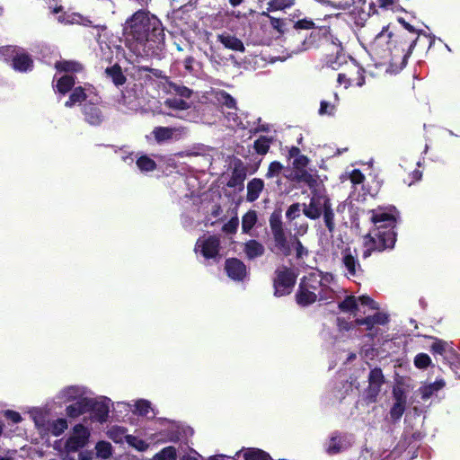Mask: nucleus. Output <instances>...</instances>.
Masks as SVG:
<instances>
[{"mask_svg":"<svg viewBox=\"0 0 460 460\" xmlns=\"http://www.w3.org/2000/svg\"><path fill=\"white\" fill-rule=\"evenodd\" d=\"M88 397H83L66 408V413L69 418H77L88 412Z\"/></svg>","mask_w":460,"mask_h":460,"instance_id":"aec40b11","label":"nucleus"},{"mask_svg":"<svg viewBox=\"0 0 460 460\" xmlns=\"http://www.w3.org/2000/svg\"><path fill=\"white\" fill-rule=\"evenodd\" d=\"M218 41L226 48L234 51L244 52L245 47L243 41L237 37L229 33L217 35Z\"/></svg>","mask_w":460,"mask_h":460,"instance_id":"6ab92c4d","label":"nucleus"},{"mask_svg":"<svg viewBox=\"0 0 460 460\" xmlns=\"http://www.w3.org/2000/svg\"><path fill=\"white\" fill-rule=\"evenodd\" d=\"M282 170H283V165L278 161H273L269 165L268 172L266 173V177L270 179V178L279 176L281 173Z\"/></svg>","mask_w":460,"mask_h":460,"instance_id":"6e6d98bb","label":"nucleus"},{"mask_svg":"<svg viewBox=\"0 0 460 460\" xmlns=\"http://www.w3.org/2000/svg\"><path fill=\"white\" fill-rule=\"evenodd\" d=\"M295 0H270L267 3V11H283L292 7L295 4Z\"/></svg>","mask_w":460,"mask_h":460,"instance_id":"c9c22d12","label":"nucleus"},{"mask_svg":"<svg viewBox=\"0 0 460 460\" xmlns=\"http://www.w3.org/2000/svg\"><path fill=\"white\" fill-rule=\"evenodd\" d=\"M388 38L387 48L390 52V60L387 70L397 74L406 66L408 58L420 41L399 31H389Z\"/></svg>","mask_w":460,"mask_h":460,"instance_id":"7ed1b4c3","label":"nucleus"},{"mask_svg":"<svg viewBox=\"0 0 460 460\" xmlns=\"http://www.w3.org/2000/svg\"><path fill=\"white\" fill-rule=\"evenodd\" d=\"M335 110L334 105L326 101H322L320 103L319 114L320 115H332Z\"/></svg>","mask_w":460,"mask_h":460,"instance_id":"e2e57ef3","label":"nucleus"},{"mask_svg":"<svg viewBox=\"0 0 460 460\" xmlns=\"http://www.w3.org/2000/svg\"><path fill=\"white\" fill-rule=\"evenodd\" d=\"M302 279H305V288L314 292L323 285L322 280L318 279L314 274H310L308 277H304Z\"/></svg>","mask_w":460,"mask_h":460,"instance_id":"de8ad7c7","label":"nucleus"},{"mask_svg":"<svg viewBox=\"0 0 460 460\" xmlns=\"http://www.w3.org/2000/svg\"><path fill=\"white\" fill-rule=\"evenodd\" d=\"M296 178L298 181L305 183L310 188H314L317 185L316 178L305 169L297 171Z\"/></svg>","mask_w":460,"mask_h":460,"instance_id":"a19ab883","label":"nucleus"},{"mask_svg":"<svg viewBox=\"0 0 460 460\" xmlns=\"http://www.w3.org/2000/svg\"><path fill=\"white\" fill-rule=\"evenodd\" d=\"M323 217L324 225L327 230L332 234L335 230L334 212L331 199H325L324 208L322 213Z\"/></svg>","mask_w":460,"mask_h":460,"instance_id":"393cba45","label":"nucleus"},{"mask_svg":"<svg viewBox=\"0 0 460 460\" xmlns=\"http://www.w3.org/2000/svg\"><path fill=\"white\" fill-rule=\"evenodd\" d=\"M342 450L341 437L339 431L332 433L326 453L330 456L337 455Z\"/></svg>","mask_w":460,"mask_h":460,"instance_id":"c756f323","label":"nucleus"},{"mask_svg":"<svg viewBox=\"0 0 460 460\" xmlns=\"http://www.w3.org/2000/svg\"><path fill=\"white\" fill-rule=\"evenodd\" d=\"M137 71L138 72H143V71L150 72L155 77L159 78V79L165 78V75L162 70L156 69V68H151L147 66H137Z\"/></svg>","mask_w":460,"mask_h":460,"instance_id":"680f3d73","label":"nucleus"},{"mask_svg":"<svg viewBox=\"0 0 460 460\" xmlns=\"http://www.w3.org/2000/svg\"><path fill=\"white\" fill-rule=\"evenodd\" d=\"M337 326L340 331H346V332L353 329V327H354V325L351 322H349L342 317L337 318Z\"/></svg>","mask_w":460,"mask_h":460,"instance_id":"774afa93","label":"nucleus"},{"mask_svg":"<svg viewBox=\"0 0 460 460\" xmlns=\"http://www.w3.org/2000/svg\"><path fill=\"white\" fill-rule=\"evenodd\" d=\"M430 339H433L434 340V342L432 343V345L430 346V352L433 354V355H440V356H444L447 352V342L443 341V340H440L438 338H436V337H429Z\"/></svg>","mask_w":460,"mask_h":460,"instance_id":"37998d69","label":"nucleus"},{"mask_svg":"<svg viewBox=\"0 0 460 460\" xmlns=\"http://www.w3.org/2000/svg\"><path fill=\"white\" fill-rule=\"evenodd\" d=\"M338 307L342 312L355 313L358 310V300L354 296H347L339 303Z\"/></svg>","mask_w":460,"mask_h":460,"instance_id":"4c0bfd02","label":"nucleus"},{"mask_svg":"<svg viewBox=\"0 0 460 460\" xmlns=\"http://www.w3.org/2000/svg\"><path fill=\"white\" fill-rule=\"evenodd\" d=\"M177 453L174 447L169 446L155 455L154 460H176Z\"/></svg>","mask_w":460,"mask_h":460,"instance_id":"79ce46f5","label":"nucleus"},{"mask_svg":"<svg viewBox=\"0 0 460 460\" xmlns=\"http://www.w3.org/2000/svg\"><path fill=\"white\" fill-rule=\"evenodd\" d=\"M169 87L174 93L183 98H190L192 94V91L190 88L176 83H169Z\"/></svg>","mask_w":460,"mask_h":460,"instance_id":"09e8293b","label":"nucleus"},{"mask_svg":"<svg viewBox=\"0 0 460 460\" xmlns=\"http://www.w3.org/2000/svg\"><path fill=\"white\" fill-rule=\"evenodd\" d=\"M239 226L238 217H233L227 223L222 226V231L227 234H234L236 233Z\"/></svg>","mask_w":460,"mask_h":460,"instance_id":"864d4df0","label":"nucleus"},{"mask_svg":"<svg viewBox=\"0 0 460 460\" xmlns=\"http://www.w3.org/2000/svg\"><path fill=\"white\" fill-rule=\"evenodd\" d=\"M368 385L365 390V400L367 402H376L385 384V376L380 367H375L368 374Z\"/></svg>","mask_w":460,"mask_h":460,"instance_id":"6e6552de","label":"nucleus"},{"mask_svg":"<svg viewBox=\"0 0 460 460\" xmlns=\"http://www.w3.org/2000/svg\"><path fill=\"white\" fill-rule=\"evenodd\" d=\"M244 460H271L269 453L260 448H248L243 454Z\"/></svg>","mask_w":460,"mask_h":460,"instance_id":"e433bc0d","label":"nucleus"},{"mask_svg":"<svg viewBox=\"0 0 460 460\" xmlns=\"http://www.w3.org/2000/svg\"><path fill=\"white\" fill-rule=\"evenodd\" d=\"M83 114L84 116V119L93 126H98L103 120V115L101 109L92 102H86L84 104Z\"/></svg>","mask_w":460,"mask_h":460,"instance_id":"a211bd4d","label":"nucleus"},{"mask_svg":"<svg viewBox=\"0 0 460 460\" xmlns=\"http://www.w3.org/2000/svg\"><path fill=\"white\" fill-rule=\"evenodd\" d=\"M262 15H265L269 18L270 26L274 30H276L280 35H283L285 33L286 22H285L284 19L270 16V14H268L265 12L262 13Z\"/></svg>","mask_w":460,"mask_h":460,"instance_id":"49530a36","label":"nucleus"},{"mask_svg":"<svg viewBox=\"0 0 460 460\" xmlns=\"http://www.w3.org/2000/svg\"><path fill=\"white\" fill-rule=\"evenodd\" d=\"M398 22L402 25V30H397L396 31L402 32L408 37L414 39L415 40L421 41V36L429 40V46L430 47L434 42V37L427 34L423 30L416 28L411 24L402 17L397 18Z\"/></svg>","mask_w":460,"mask_h":460,"instance_id":"dca6fc26","label":"nucleus"},{"mask_svg":"<svg viewBox=\"0 0 460 460\" xmlns=\"http://www.w3.org/2000/svg\"><path fill=\"white\" fill-rule=\"evenodd\" d=\"M175 129L169 127H156L153 130L155 139L158 142L170 140L173 137Z\"/></svg>","mask_w":460,"mask_h":460,"instance_id":"2f4dec72","label":"nucleus"},{"mask_svg":"<svg viewBox=\"0 0 460 460\" xmlns=\"http://www.w3.org/2000/svg\"><path fill=\"white\" fill-rule=\"evenodd\" d=\"M327 297L322 295L321 292L317 295L312 290H308L305 288V279H301L298 285V288L295 295L296 304L301 307H306L319 300H325Z\"/></svg>","mask_w":460,"mask_h":460,"instance_id":"ddd939ff","label":"nucleus"},{"mask_svg":"<svg viewBox=\"0 0 460 460\" xmlns=\"http://www.w3.org/2000/svg\"><path fill=\"white\" fill-rule=\"evenodd\" d=\"M258 217L255 210L250 209L242 217L243 233L248 234L257 223Z\"/></svg>","mask_w":460,"mask_h":460,"instance_id":"7c9ffc66","label":"nucleus"},{"mask_svg":"<svg viewBox=\"0 0 460 460\" xmlns=\"http://www.w3.org/2000/svg\"><path fill=\"white\" fill-rule=\"evenodd\" d=\"M248 259H254L264 253V246L257 240H249L244 243L243 249Z\"/></svg>","mask_w":460,"mask_h":460,"instance_id":"a878e982","label":"nucleus"},{"mask_svg":"<svg viewBox=\"0 0 460 460\" xmlns=\"http://www.w3.org/2000/svg\"><path fill=\"white\" fill-rule=\"evenodd\" d=\"M357 300L362 305L368 306L372 310H377L379 308L378 304L374 299H372L370 296H368L367 295L358 296V298Z\"/></svg>","mask_w":460,"mask_h":460,"instance_id":"13d9d810","label":"nucleus"},{"mask_svg":"<svg viewBox=\"0 0 460 460\" xmlns=\"http://www.w3.org/2000/svg\"><path fill=\"white\" fill-rule=\"evenodd\" d=\"M431 365V358L426 353H419L414 358V366L419 369H425Z\"/></svg>","mask_w":460,"mask_h":460,"instance_id":"8fccbe9b","label":"nucleus"},{"mask_svg":"<svg viewBox=\"0 0 460 460\" xmlns=\"http://www.w3.org/2000/svg\"><path fill=\"white\" fill-rule=\"evenodd\" d=\"M272 140V137L261 136L253 143V148L255 152L261 155H266L269 152Z\"/></svg>","mask_w":460,"mask_h":460,"instance_id":"473e14b6","label":"nucleus"},{"mask_svg":"<svg viewBox=\"0 0 460 460\" xmlns=\"http://www.w3.org/2000/svg\"><path fill=\"white\" fill-rule=\"evenodd\" d=\"M124 36L127 40L135 41L143 46H129V48L137 53H154L161 49V46H145L146 42L155 44L164 43L165 34L164 28L161 21L155 15H150L148 12L142 9L135 12L127 19L124 25Z\"/></svg>","mask_w":460,"mask_h":460,"instance_id":"f257e3e1","label":"nucleus"},{"mask_svg":"<svg viewBox=\"0 0 460 460\" xmlns=\"http://www.w3.org/2000/svg\"><path fill=\"white\" fill-rule=\"evenodd\" d=\"M297 274L294 269L286 265L276 269L273 278L274 296L277 297L291 294L296 286Z\"/></svg>","mask_w":460,"mask_h":460,"instance_id":"39448f33","label":"nucleus"},{"mask_svg":"<svg viewBox=\"0 0 460 460\" xmlns=\"http://www.w3.org/2000/svg\"><path fill=\"white\" fill-rule=\"evenodd\" d=\"M75 84V78L74 75H65L57 81L56 90L65 95L74 89Z\"/></svg>","mask_w":460,"mask_h":460,"instance_id":"bb28decb","label":"nucleus"},{"mask_svg":"<svg viewBox=\"0 0 460 460\" xmlns=\"http://www.w3.org/2000/svg\"><path fill=\"white\" fill-rule=\"evenodd\" d=\"M96 455L98 457L102 459H107L111 457L112 454V447L110 442L107 441H99L95 446Z\"/></svg>","mask_w":460,"mask_h":460,"instance_id":"ea45409f","label":"nucleus"},{"mask_svg":"<svg viewBox=\"0 0 460 460\" xmlns=\"http://www.w3.org/2000/svg\"><path fill=\"white\" fill-rule=\"evenodd\" d=\"M88 412H91L92 417L101 423L105 422L110 411L108 403L92 398H88Z\"/></svg>","mask_w":460,"mask_h":460,"instance_id":"f3484780","label":"nucleus"},{"mask_svg":"<svg viewBox=\"0 0 460 460\" xmlns=\"http://www.w3.org/2000/svg\"><path fill=\"white\" fill-rule=\"evenodd\" d=\"M269 222L277 252H280L284 256H289L291 247L285 233L281 212L274 211L271 213Z\"/></svg>","mask_w":460,"mask_h":460,"instance_id":"423d86ee","label":"nucleus"},{"mask_svg":"<svg viewBox=\"0 0 460 460\" xmlns=\"http://www.w3.org/2000/svg\"><path fill=\"white\" fill-rule=\"evenodd\" d=\"M67 429V421L64 418H58L55 420L49 421V426L45 434H51L58 437Z\"/></svg>","mask_w":460,"mask_h":460,"instance_id":"c85d7f7f","label":"nucleus"},{"mask_svg":"<svg viewBox=\"0 0 460 460\" xmlns=\"http://www.w3.org/2000/svg\"><path fill=\"white\" fill-rule=\"evenodd\" d=\"M328 53L323 58V66L338 70L343 64L347 63V55L344 52L340 40L333 42L332 46H326Z\"/></svg>","mask_w":460,"mask_h":460,"instance_id":"1a4fd4ad","label":"nucleus"},{"mask_svg":"<svg viewBox=\"0 0 460 460\" xmlns=\"http://www.w3.org/2000/svg\"><path fill=\"white\" fill-rule=\"evenodd\" d=\"M315 26L316 25L313 20L308 19V18H304V19H300V20L296 21L294 23L293 27L296 31H299V30L308 31V30H313Z\"/></svg>","mask_w":460,"mask_h":460,"instance_id":"5fc2aeb1","label":"nucleus"},{"mask_svg":"<svg viewBox=\"0 0 460 460\" xmlns=\"http://www.w3.org/2000/svg\"><path fill=\"white\" fill-rule=\"evenodd\" d=\"M217 100L218 101L222 107H225L228 110L237 111L235 100L231 94H229L226 91L218 92L217 93Z\"/></svg>","mask_w":460,"mask_h":460,"instance_id":"f704fd0d","label":"nucleus"},{"mask_svg":"<svg viewBox=\"0 0 460 460\" xmlns=\"http://www.w3.org/2000/svg\"><path fill=\"white\" fill-rule=\"evenodd\" d=\"M136 411L141 416H146L151 409V403L146 400H138L136 404Z\"/></svg>","mask_w":460,"mask_h":460,"instance_id":"4d7b16f0","label":"nucleus"},{"mask_svg":"<svg viewBox=\"0 0 460 460\" xmlns=\"http://www.w3.org/2000/svg\"><path fill=\"white\" fill-rule=\"evenodd\" d=\"M87 98L85 90L82 86L74 87L68 100L65 102L66 108H72L76 103L84 102Z\"/></svg>","mask_w":460,"mask_h":460,"instance_id":"cd10ccee","label":"nucleus"},{"mask_svg":"<svg viewBox=\"0 0 460 460\" xmlns=\"http://www.w3.org/2000/svg\"><path fill=\"white\" fill-rule=\"evenodd\" d=\"M36 428L40 432L46 433L49 426V420L46 415L41 411H37L32 416Z\"/></svg>","mask_w":460,"mask_h":460,"instance_id":"a18cd8bd","label":"nucleus"},{"mask_svg":"<svg viewBox=\"0 0 460 460\" xmlns=\"http://www.w3.org/2000/svg\"><path fill=\"white\" fill-rule=\"evenodd\" d=\"M349 180L353 184H360L365 181V175L359 169H353L349 174Z\"/></svg>","mask_w":460,"mask_h":460,"instance_id":"052dcab7","label":"nucleus"},{"mask_svg":"<svg viewBox=\"0 0 460 460\" xmlns=\"http://www.w3.org/2000/svg\"><path fill=\"white\" fill-rule=\"evenodd\" d=\"M446 383L443 379L436 380L429 385H427L421 388V397L422 399H429L433 395L434 393L439 391L445 386Z\"/></svg>","mask_w":460,"mask_h":460,"instance_id":"72a5a7b5","label":"nucleus"},{"mask_svg":"<svg viewBox=\"0 0 460 460\" xmlns=\"http://www.w3.org/2000/svg\"><path fill=\"white\" fill-rule=\"evenodd\" d=\"M264 188V182L261 179L253 178L247 184V196L246 199L249 202H253L259 199L262 190Z\"/></svg>","mask_w":460,"mask_h":460,"instance_id":"412c9836","label":"nucleus"},{"mask_svg":"<svg viewBox=\"0 0 460 460\" xmlns=\"http://www.w3.org/2000/svg\"><path fill=\"white\" fill-rule=\"evenodd\" d=\"M128 442L140 451H143L147 447V445L144 440L137 439L136 437L133 436L128 437Z\"/></svg>","mask_w":460,"mask_h":460,"instance_id":"338daca9","label":"nucleus"},{"mask_svg":"<svg viewBox=\"0 0 460 460\" xmlns=\"http://www.w3.org/2000/svg\"><path fill=\"white\" fill-rule=\"evenodd\" d=\"M55 68L58 72L80 73L84 70V66L75 60H59L55 63Z\"/></svg>","mask_w":460,"mask_h":460,"instance_id":"b1692460","label":"nucleus"},{"mask_svg":"<svg viewBox=\"0 0 460 460\" xmlns=\"http://www.w3.org/2000/svg\"><path fill=\"white\" fill-rule=\"evenodd\" d=\"M406 409V403L394 402L390 409V417L394 423L399 421Z\"/></svg>","mask_w":460,"mask_h":460,"instance_id":"c03bdc74","label":"nucleus"},{"mask_svg":"<svg viewBox=\"0 0 460 460\" xmlns=\"http://www.w3.org/2000/svg\"><path fill=\"white\" fill-rule=\"evenodd\" d=\"M225 270L228 278L242 281L247 275L246 265L237 258H228L225 261Z\"/></svg>","mask_w":460,"mask_h":460,"instance_id":"2eb2a0df","label":"nucleus"},{"mask_svg":"<svg viewBox=\"0 0 460 460\" xmlns=\"http://www.w3.org/2000/svg\"><path fill=\"white\" fill-rule=\"evenodd\" d=\"M354 323H355V325H358V326L365 325L366 330L369 331V332L372 331L375 326L370 316H367L364 318H357Z\"/></svg>","mask_w":460,"mask_h":460,"instance_id":"0e129e2a","label":"nucleus"},{"mask_svg":"<svg viewBox=\"0 0 460 460\" xmlns=\"http://www.w3.org/2000/svg\"><path fill=\"white\" fill-rule=\"evenodd\" d=\"M4 416L14 424L21 422L22 420L21 414L13 410L4 411Z\"/></svg>","mask_w":460,"mask_h":460,"instance_id":"69168bd1","label":"nucleus"},{"mask_svg":"<svg viewBox=\"0 0 460 460\" xmlns=\"http://www.w3.org/2000/svg\"><path fill=\"white\" fill-rule=\"evenodd\" d=\"M341 262L349 277H359L364 274L356 249L351 250L349 246L344 248L341 251Z\"/></svg>","mask_w":460,"mask_h":460,"instance_id":"f8f14e48","label":"nucleus"},{"mask_svg":"<svg viewBox=\"0 0 460 460\" xmlns=\"http://www.w3.org/2000/svg\"><path fill=\"white\" fill-rule=\"evenodd\" d=\"M246 178V170L244 167H238L236 164L232 172V175L226 183L229 188L239 187V190L243 189V181Z\"/></svg>","mask_w":460,"mask_h":460,"instance_id":"4be33fe9","label":"nucleus"},{"mask_svg":"<svg viewBox=\"0 0 460 460\" xmlns=\"http://www.w3.org/2000/svg\"><path fill=\"white\" fill-rule=\"evenodd\" d=\"M139 170L143 172H152L156 169V163L155 160L147 155H141L136 162Z\"/></svg>","mask_w":460,"mask_h":460,"instance_id":"58836bf2","label":"nucleus"},{"mask_svg":"<svg viewBox=\"0 0 460 460\" xmlns=\"http://www.w3.org/2000/svg\"><path fill=\"white\" fill-rule=\"evenodd\" d=\"M371 221L375 227L364 236L365 250L363 259H367L373 252L392 250L397 239L395 227L399 218V211L395 207L378 208L370 211Z\"/></svg>","mask_w":460,"mask_h":460,"instance_id":"f03ea898","label":"nucleus"},{"mask_svg":"<svg viewBox=\"0 0 460 460\" xmlns=\"http://www.w3.org/2000/svg\"><path fill=\"white\" fill-rule=\"evenodd\" d=\"M2 57L5 63L20 73L31 71L34 66L31 56L16 46H2Z\"/></svg>","mask_w":460,"mask_h":460,"instance_id":"20e7f679","label":"nucleus"},{"mask_svg":"<svg viewBox=\"0 0 460 460\" xmlns=\"http://www.w3.org/2000/svg\"><path fill=\"white\" fill-rule=\"evenodd\" d=\"M105 74L109 78L111 79L112 83L116 86H121L127 81V78L122 72L121 66L118 63L107 67L105 69Z\"/></svg>","mask_w":460,"mask_h":460,"instance_id":"5701e85b","label":"nucleus"},{"mask_svg":"<svg viewBox=\"0 0 460 460\" xmlns=\"http://www.w3.org/2000/svg\"><path fill=\"white\" fill-rule=\"evenodd\" d=\"M325 199H330V198L324 195L313 196L309 204H303V214L309 219H319L324 208Z\"/></svg>","mask_w":460,"mask_h":460,"instance_id":"4468645a","label":"nucleus"},{"mask_svg":"<svg viewBox=\"0 0 460 460\" xmlns=\"http://www.w3.org/2000/svg\"><path fill=\"white\" fill-rule=\"evenodd\" d=\"M374 324L385 325L389 322V316L381 312H377L373 315H369Z\"/></svg>","mask_w":460,"mask_h":460,"instance_id":"bf43d9fd","label":"nucleus"},{"mask_svg":"<svg viewBox=\"0 0 460 460\" xmlns=\"http://www.w3.org/2000/svg\"><path fill=\"white\" fill-rule=\"evenodd\" d=\"M220 248V239L216 234L199 238L196 243V251L199 249L207 260H216L219 256Z\"/></svg>","mask_w":460,"mask_h":460,"instance_id":"9b49d317","label":"nucleus"},{"mask_svg":"<svg viewBox=\"0 0 460 460\" xmlns=\"http://www.w3.org/2000/svg\"><path fill=\"white\" fill-rule=\"evenodd\" d=\"M73 434L65 443L66 452H76L84 447L89 441L90 431L83 424H76Z\"/></svg>","mask_w":460,"mask_h":460,"instance_id":"9d476101","label":"nucleus"},{"mask_svg":"<svg viewBox=\"0 0 460 460\" xmlns=\"http://www.w3.org/2000/svg\"><path fill=\"white\" fill-rule=\"evenodd\" d=\"M301 206L300 203H293L288 208L286 211V218L288 221L292 222L301 216Z\"/></svg>","mask_w":460,"mask_h":460,"instance_id":"3c124183","label":"nucleus"},{"mask_svg":"<svg viewBox=\"0 0 460 460\" xmlns=\"http://www.w3.org/2000/svg\"><path fill=\"white\" fill-rule=\"evenodd\" d=\"M165 103L168 107L179 111H183L189 108L187 102L176 97L167 99Z\"/></svg>","mask_w":460,"mask_h":460,"instance_id":"603ef678","label":"nucleus"},{"mask_svg":"<svg viewBox=\"0 0 460 460\" xmlns=\"http://www.w3.org/2000/svg\"><path fill=\"white\" fill-rule=\"evenodd\" d=\"M331 32L330 26H315L310 34L305 37L303 45L305 49L320 48L323 44L332 46L333 42L338 41Z\"/></svg>","mask_w":460,"mask_h":460,"instance_id":"0eeeda50","label":"nucleus"}]
</instances>
